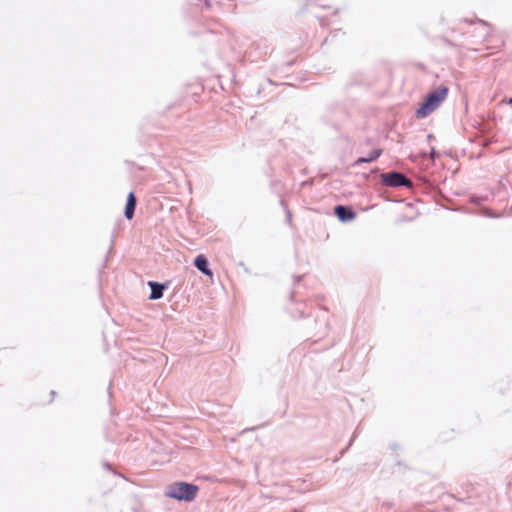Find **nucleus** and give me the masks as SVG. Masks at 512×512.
I'll return each mask as SVG.
<instances>
[{"label":"nucleus","instance_id":"1","mask_svg":"<svg viewBox=\"0 0 512 512\" xmlns=\"http://www.w3.org/2000/svg\"><path fill=\"white\" fill-rule=\"evenodd\" d=\"M449 93L448 86L441 84L435 89L430 90L424 98L422 104L415 112L418 119L426 118L434 110H436L441 103L446 99Z\"/></svg>","mask_w":512,"mask_h":512},{"label":"nucleus","instance_id":"2","mask_svg":"<svg viewBox=\"0 0 512 512\" xmlns=\"http://www.w3.org/2000/svg\"><path fill=\"white\" fill-rule=\"evenodd\" d=\"M198 491L199 487L194 483L176 481L167 486L165 495L177 501L192 502L197 497Z\"/></svg>","mask_w":512,"mask_h":512},{"label":"nucleus","instance_id":"3","mask_svg":"<svg viewBox=\"0 0 512 512\" xmlns=\"http://www.w3.org/2000/svg\"><path fill=\"white\" fill-rule=\"evenodd\" d=\"M380 182L382 185L391 188H412L413 182L407 178L403 173L393 170L380 175Z\"/></svg>","mask_w":512,"mask_h":512},{"label":"nucleus","instance_id":"4","mask_svg":"<svg viewBox=\"0 0 512 512\" xmlns=\"http://www.w3.org/2000/svg\"><path fill=\"white\" fill-rule=\"evenodd\" d=\"M333 211L341 223H349L357 217L356 211L349 205L338 204L334 206Z\"/></svg>","mask_w":512,"mask_h":512},{"label":"nucleus","instance_id":"5","mask_svg":"<svg viewBox=\"0 0 512 512\" xmlns=\"http://www.w3.org/2000/svg\"><path fill=\"white\" fill-rule=\"evenodd\" d=\"M148 286L150 288V300H159L163 297L164 291L168 288L170 282H157V281H148Z\"/></svg>","mask_w":512,"mask_h":512},{"label":"nucleus","instance_id":"6","mask_svg":"<svg viewBox=\"0 0 512 512\" xmlns=\"http://www.w3.org/2000/svg\"><path fill=\"white\" fill-rule=\"evenodd\" d=\"M193 265L205 276H213V271L210 268L208 258L204 254H198L193 260Z\"/></svg>","mask_w":512,"mask_h":512},{"label":"nucleus","instance_id":"7","mask_svg":"<svg viewBox=\"0 0 512 512\" xmlns=\"http://www.w3.org/2000/svg\"><path fill=\"white\" fill-rule=\"evenodd\" d=\"M137 206V198L134 192H129L126 198L124 216L127 220L133 219Z\"/></svg>","mask_w":512,"mask_h":512},{"label":"nucleus","instance_id":"8","mask_svg":"<svg viewBox=\"0 0 512 512\" xmlns=\"http://www.w3.org/2000/svg\"><path fill=\"white\" fill-rule=\"evenodd\" d=\"M382 154V149H373L367 156H360L356 160H377Z\"/></svg>","mask_w":512,"mask_h":512},{"label":"nucleus","instance_id":"9","mask_svg":"<svg viewBox=\"0 0 512 512\" xmlns=\"http://www.w3.org/2000/svg\"><path fill=\"white\" fill-rule=\"evenodd\" d=\"M280 205L284 208L285 210V213H286V219L288 222H291V212L290 210L288 209L285 201L283 199L280 200Z\"/></svg>","mask_w":512,"mask_h":512},{"label":"nucleus","instance_id":"10","mask_svg":"<svg viewBox=\"0 0 512 512\" xmlns=\"http://www.w3.org/2000/svg\"><path fill=\"white\" fill-rule=\"evenodd\" d=\"M354 439H355V434H354V435H353V437L350 439V441H349V443H348L347 447H346L345 449H343V450H342L341 455H343V454H344V453L349 449V447L352 445V443H353Z\"/></svg>","mask_w":512,"mask_h":512},{"label":"nucleus","instance_id":"11","mask_svg":"<svg viewBox=\"0 0 512 512\" xmlns=\"http://www.w3.org/2000/svg\"><path fill=\"white\" fill-rule=\"evenodd\" d=\"M471 202L478 205V204H480V199L476 196H472Z\"/></svg>","mask_w":512,"mask_h":512},{"label":"nucleus","instance_id":"12","mask_svg":"<svg viewBox=\"0 0 512 512\" xmlns=\"http://www.w3.org/2000/svg\"><path fill=\"white\" fill-rule=\"evenodd\" d=\"M485 216H487L489 218H497L498 217V215L493 212H487V213H485Z\"/></svg>","mask_w":512,"mask_h":512},{"label":"nucleus","instance_id":"13","mask_svg":"<svg viewBox=\"0 0 512 512\" xmlns=\"http://www.w3.org/2000/svg\"><path fill=\"white\" fill-rule=\"evenodd\" d=\"M382 506L386 507V508H391L392 507V503L391 502H388V501H385L382 503Z\"/></svg>","mask_w":512,"mask_h":512},{"label":"nucleus","instance_id":"14","mask_svg":"<svg viewBox=\"0 0 512 512\" xmlns=\"http://www.w3.org/2000/svg\"><path fill=\"white\" fill-rule=\"evenodd\" d=\"M205 7H206L207 9H209V8H211V7H212V2H211V0H205Z\"/></svg>","mask_w":512,"mask_h":512},{"label":"nucleus","instance_id":"15","mask_svg":"<svg viewBox=\"0 0 512 512\" xmlns=\"http://www.w3.org/2000/svg\"><path fill=\"white\" fill-rule=\"evenodd\" d=\"M478 22H480L482 25L484 26H487V27H491V25L487 22V21H484V20H478Z\"/></svg>","mask_w":512,"mask_h":512},{"label":"nucleus","instance_id":"16","mask_svg":"<svg viewBox=\"0 0 512 512\" xmlns=\"http://www.w3.org/2000/svg\"><path fill=\"white\" fill-rule=\"evenodd\" d=\"M302 279V276H294V281L299 282Z\"/></svg>","mask_w":512,"mask_h":512},{"label":"nucleus","instance_id":"17","mask_svg":"<svg viewBox=\"0 0 512 512\" xmlns=\"http://www.w3.org/2000/svg\"><path fill=\"white\" fill-rule=\"evenodd\" d=\"M431 154H432V157H433V158L438 156V154L435 152V150H434V149H432Z\"/></svg>","mask_w":512,"mask_h":512},{"label":"nucleus","instance_id":"18","mask_svg":"<svg viewBox=\"0 0 512 512\" xmlns=\"http://www.w3.org/2000/svg\"><path fill=\"white\" fill-rule=\"evenodd\" d=\"M104 466L107 468V469H111V466L109 463H105Z\"/></svg>","mask_w":512,"mask_h":512},{"label":"nucleus","instance_id":"19","mask_svg":"<svg viewBox=\"0 0 512 512\" xmlns=\"http://www.w3.org/2000/svg\"><path fill=\"white\" fill-rule=\"evenodd\" d=\"M508 104L512 107V97H511V98H509V100H508Z\"/></svg>","mask_w":512,"mask_h":512},{"label":"nucleus","instance_id":"20","mask_svg":"<svg viewBox=\"0 0 512 512\" xmlns=\"http://www.w3.org/2000/svg\"><path fill=\"white\" fill-rule=\"evenodd\" d=\"M56 395V392L54 390L51 391V396L54 397Z\"/></svg>","mask_w":512,"mask_h":512},{"label":"nucleus","instance_id":"21","mask_svg":"<svg viewBox=\"0 0 512 512\" xmlns=\"http://www.w3.org/2000/svg\"><path fill=\"white\" fill-rule=\"evenodd\" d=\"M396 448H398V445L397 444H393L392 445V449H396Z\"/></svg>","mask_w":512,"mask_h":512},{"label":"nucleus","instance_id":"22","mask_svg":"<svg viewBox=\"0 0 512 512\" xmlns=\"http://www.w3.org/2000/svg\"><path fill=\"white\" fill-rule=\"evenodd\" d=\"M409 160H415L413 156H409Z\"/></svg>","mask_w":512,"mask_h":512},{"label":"nucleus","instance_id":"23","mask_svg":"<svg viewBox=\"0 0 512 512\" xmlns=\"http://www.w3.org/2000/svg\"><path fill=\"white\" fill-rule=\"evenodd\" d=\"M294 512H301V511H299V510H295Z\"/></svg>","mask_w":512,"mask_h":512}]
</instances>
